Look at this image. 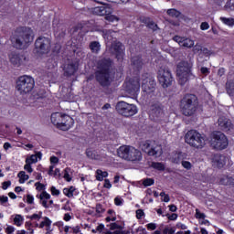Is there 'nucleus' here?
I'll use <instances>...</instances> for the list:
<instances>
[{
  "mask_svg": "<svg viewBox=\"0 0 234 234\" xmlns=\"http://www.w3.org/2000/svg\"><path fill=\"white\" fill-rule=\"evenodd\" d=\"M180 109L184 116H193L198 109V97L192 93H186L180 101Z\"/></svg>",
  "mask_w": 234,
  "mask_h": 234,
  "instance_id": "nucleus-3",
  "label": "nucleus"
},
{
  "mask_svg": "<svg viewBox=\"0 0 234 234\" xmlns=\"http://www.w3.org/2000/svg\"><path fill=\"white\" fill-rule=\"evenodd\" d=\"M181 47H185L186 48H191L195 47V41L191 40V38H183V42Z\"/></svg>",
  "mask_w": 234,
  "mask_h": 234,
  "instance_id": "nucleus-32",
  "label": "nucleus"
},
{
  "mask_svg": "<svg viewBox=\"0 0 234 234\" xmlns=\"http://www.w3.org/2000/svg\"><path fill=\"white\" fill-rule=\"evenodd\" d=\"M108 176H109V173L107 172H103L101 169H98L96 171V180H98V182L103 181V178H107Z\"/></svg>",
  "mask_w": 234,
  "mask_h": 234,
  "instance_id": "nucleus-31",
  "label": "nucleus"
},
{
  "mask_svg": "<svg viewBox=\"0 0 234 234\" xmlns=\"http://www.w3.org/2000/svg\"><path fill=\"white\" fill-rule=\"evenodd\" d=\"M27 202L28 204H34V196L27 194Z\"/></svg>",
  "mask_w": 234,
  "mask_h": 234,
  "instance_id": "nucleus-64",
  "label": "nucleus"
},
{
  "mask_svg": "<svg viewBox=\"0 0 234 234\" xmlns=\"http://www.w3.org/2000/svg\"><path fill=\"white\" fill-rule=\"evenodd\" d=\"M112 65L114 62L111 58H102L97 61L96 70L94 74H90L87 77V81H92L96 80L97 83L101 87H111V74L112 70Z\"/></svg>",
  "mask_w": 234,
  "mask_h": 234,
  "instance_id": "nucleus-1",
  "label": "nucleus"
},
{
  "mask_svg": "<svg viewBox=\"0 0 234 234\" xmlns=\"http://www.w3.org/2000/svg\"><path fill=\"white\" fill-rule=\"evenodd\" d=\"M157 80L163 89H167L173 85V74L167 68L161 67L157 72Z\"/></svg>",
  "mask_w": 234,
  "mask_h": 234,
  "instance_id": "nucleus-11",
  "label": "nucleus"
},
{
  "mask_svg": "<svg viewBox=\"0 0 234 234\" xmlns=\"http://www.w3.org/2000/svg\"><path fill=\"white\" fill-rule=\"evenodd\" d=\"M194 52L198 54L199 58H209L211 56V50L207 48H203L200 45H196L194 47Z\"/></svg>",
  "mask_w": 234,
  "mask_h": 234,
  "instance_id": "nucleus-24",
  "label": "nucleus"
},
{
  "mask_svg": "<svg viewBox=\"0 0 234 234\" xmlns=\"http://www.w3.org/2000/svg\"><path fill=\"white\" fill-rule=\"evenodd\" d=\"M201 30H209V23L202 22L200 25Z\"/></svg>",
  "mask_w": 234,
  "mask_h": 234,
  "instance_id": "nucleus-57",
  "label": "nucleus"
},
{
  "mask_svg": "<svg viewBox=\"0 0 234 234\" xmlns=\"http://www.w3.org/2000/svg\"><path fill=\"white\" fill-rule=\"evenodd\" d=\"M16 231V228H14L13 226H7L5 229V233L6 234H12Z\"/></svg>",
  "mask_w": 234,
  "mask_h": 234,
  "instance_id": "nucleus-58",
  "label": "nucleus"
},
{
  "mask_svg": "<svg viewBox=\"0 0 234 234\" xmlns=\"http://www.w3.org/2000/svg\"><path fill=\"white\" fill-rule=\"evenodd\" d=\"M78 69H79V66L77 63L70 62L67 64L64 67V76H66V78H70L71 76H74V74L78 72Z\"/></svg>",
  "mask_w": 234,
  "mask_h": 234,
  "instance_id": "nucleus-21",
  "label": "nucleus"
},
{
  "mask_svg": "<svg viewBox=\"0 0 234 234\" xmlns=\"http://www.w3.org/2000/svg\"><path fill=\"white\" fill-rule=\"evenodd\" d=\"M183 158L184 157H182L181 153H179L176 155H175L174 157H172V162H173V164H180V162H182Z\"/></svg>",
  "mask_w": 234,
  "mask_h": 234,
  "instance_id": "nucleus-41",
  "label": "nucleus"
},
{
  "mask_svg": "<svg viewBox=\"0 0 234 234\" xmlns=\"http://www.w3.org/2000/svg\"><path fill=\"white\" fill-rule=\"evenodd\" d=\"M233 177L226 176L220 179V184L222 186H233Z\"/></svg>",
  "mask_w": 234,
  "mask_h": 234,
  "instance_id": "nucleus-34",
  "label": "nucleus"
},
{
  "mask_svg": "<svg viewBox=\"0 0 234 234\" xmlns=\"http://www.w3.org/2000/svg\"><path fill=\"white\" fill-rule=\"evenodd\" d=\"M6 202H8V197L1 196L0 197V204H1V206H5V204H6Z\"/></svg>",
  "mask_w": 234,
  "mask_h": 234,
  "instance_id": "nucleus-60",
  "label": "nucleus"
},
{
  "mask_svg": "<svg viewBox=\"0 0 234 234\" xmlns=\"http://www.w3.org/2000/svg\"><path fill=\"white\" fill-rule=\"evenodd\" d=\"M192 69L193 65L187 61H182L177 65L176 74L180 85H186L189 80H195Z\"/></svg>",
  "mask_w": 234,
  "mask_h": 234,
  "instance_id": "nucleus-6",
  "label": "nucleus"
},
{
  "mask_svg": "<svg viewBox=\"0 0 234 234\" xmlns=\"http://www.w3.org/2000/svg\"><path fill=\"white\" fill-rule=\"evenodd\" d=\"M50 38L47 37H38L35 41V48L40 54H47L50 50Z\"/></svg>",
  "mask_w": 234,
  "mask_h": 234,
  "instance_id": "nucleus-15",
  "label": "nucleus"
},
{
  "mask_svg": "<svg viewBox=\"0 0 234 234\" xmlns=\"http://www.w3.org/2000/svg\"><path fill=\"white\" fill-rule=\"evenodd\" d=\"M124 90L131 94V96H136L140 92V77H133L126 80L123 84Z\"/></svg>",
  "mask_w": 234,
  "mask_h": 234,
  "instance_id": "nucleus-13",
  "label": "nucleus"
},
{
  "mask_svg": "<svg viewBox=\"0 0 234 234\" xmlns=\"http://www.w3.org/2000/svg\"><path fill=\"white\" fill-rule=\"evenodd\" d=\"M24 169L27 173H33L34 172V169L32 168V165H30V163H26V165H24Z\"/></svg>",
  "mask_w": 234,
  "mask_h": 234,
  "instance_id": "nucleus-54",
  "label": "nucleus"
},
{
  "mask_svg": "<svg viewBox=\"0 0 234 234\" xmlns=\"http://www.w3.org/2000/svg\"><path fill=\"white\" fill-rule=\"evenodd\" d=\"M50 226H52V220L48 217H44L43 221L39 223V229L46 228L47 231H50Z\"/></svg>",
  "mask_w": 234,
  "mask_h": 234,
  "instance_id": "nucleus-28",
  "label": "nucleus"
},
{
  "mask_svg": "<svg viewBox=\"0 0 234 234\" xmlns=\"http://www.w3.org/2000/svg\"><path fill=\"white\" fill-rule=\"evenodd\" d=\"M34 30L28 27H16L14 34L11 36L10 40L17 50H23L34 42Z\"/></svg>",
  "mask_w": 234,
  "mask_h": 234,
  "instance_id": "nucleus-2",
  "label": "nucleus"
},
{
  "mask_svg": "<svg viewBox=\"0 0 234 234\" xmlns=\"http://www.w3.org/2000/svg\"><path fill=\"white\" fill-rule=\"evenodd\" d=\"M23 58H25L23 55L13 51L9 54V61L12 63V65H15L16 67H19L21 63L23 62Z\"/></svg>",
  "mask_w": 234,
  "mask_h": 234,
  "instance_id": "nucleus-23",
  "label": "nucleus"
},
{
  "mask_svg": "<svg viewBox=\"0 0 234 234\" xmlns=\"http://www.w3.org/2000/svg\"><path fill=\"white\" fill-rule=\"evenodd\" d=\"M226 90L229 96H234V80L227 81Z\"/></svg>",
  "mask_w": 234,
  "mask_h": 234,
  "instance_id": "nucleus-30",
  "label": "nucleus"
},
{
  "mask_svg": "<svg viewBox=\"0 0 234 234\" xmlns=\"http://www.w3.org/2000/svg\"><path fill=\"white\" fill-rule=\"evenodd\" d=\"M142 23H144V25H146L147 28H150L151 30H157L158 29V25H156L154 23V21H153L151 19V17H144L142 18Z\"/></svg>",
  "mask_w": 234,
  "mask_h": 234,
  "instance_id": "nucleus-26",
  "label": "nucleus"
},
{
  "mask_svg": "<svg viewBox=\"0 0 234 234\" xmlns=\"http://www.w3.org/2000/svg\"><path fill=\"white\" fill-rule=\"evenodd\" d=\"M131 66L135 72H140L141 69L144 68V58H142V55L132 57Z\"/></svg>",
  "mask_w": 234,
  "mask_h": 234,
  "instance_id": "nucleus-18",
  "label": "nucleus"
},
{
  "mask_svg": "<svg viewBox=\"0 0 234 234\" xmlns=\"http://www.w3.org/2000/svg\"><path fill=\"white\" fill-rule=\"evenodd\" d=\"M23 220H25L23 218V216L17 214L16 215L15 218H14V224L15 226H17L18 228L23 226Z\"/></svg>",
  "mask_w": 234,
  "mask_h": 234,
  "instance_id": "nucleus-38",
  "label": "nucleus"
},
{
  "mask_svg": "<svg viewBox=\"0 0 234 234\" xmlns=\"http://www.w3.org/2000/svg\"><path fill=\"white\" fill-rule=\"evenodd\" d=\"M17 176L19 178V184H25V182L30 178V176L27 175L25 171H20Z\"/></svg>",
  "mask_w": 234,
  "mask_h": 234,
  "instance_id": "nucleus-33",
  "label": "nucleus"
},
{
  "mask_svg": "<svg viewBox=\"0 0 234 234\" xmlns=\"http://www.w3.org/2000/svg\"><path fill=\"white\" fill-rule=\"evenodd\" d=\"M196 218H201L204 220L206 218V214L200 212L198 208L196 209Z\"/></svg>",
  "mask_w": 234,
  "mask_h": 234,
  "instance_id": "nucleus-50",
  "label": "nucleus"
},
{
  "mask_svg": "<svg viewBox=\"0 0 234 234\" xmlns=\"http://www.w3.org/2000/svg\"><path fill=\"white\" fill-rule=\"evenodd\" d=\"M63 194L68 198H72V197H74V195L75 196L78 195V190L76 189V186H71L69 187L63 188Z\"/></svg>",
  "mask_w": 234,
  "mask_h": 234,
  "instance_id": "nucleus-27",
  "label": "nucleus"
},
{
  "mask_svg": "<svg viewBox=\"0 0 234 234\" xmlns=\"http://www.w3.org/2000/svg\"><path fill=\"white\" fill-rule=\"evenodd\" d=\"M89 47L92 54H100V50H101V45L98 41H91Z\"/></svg>",
  "mask_w": 234,
  "mask_h": 234,
  "instance_id": "nucleus-29",
  "label": "nucleus"
},
{
  "mask_svg": "<svg viewBox=\"0 0 234 234\" xmlns=\"http://www.w3.org/2000/svg\"><path fill=\"white\" fill-rule=\"evenodd\" d=\"M142 149L148 156H162L164 151L162 150V145L156 144V143L147 140L143 143Z\"/></svg>",
  "mask_w": 234,
  "mask_h": 234,
  "instance_id": "nucleus-12",
  "label": "nucleus"
},
{
  "mask_svg": "<svg viewBox=\"0 0 234 234\" xmlns=\"http://www.w3.org/2000/svg\"><path fill=\"white\" fill-rule=\"evenodd\" d=\"M35 186H36L37 191H45V189H46V187L43 185V183H40V182H37L35 184Z\"/></svg>",
  "mask_w": 234,
  "mask_h": 234,
  "instance_id": "nucleus-51",
  "label": "nucleus"
},
{
  "mask_svg": "<svg viewBox=\"0 0 234 234\" xmlns=\"http://www.w3.org/2000/svg\"><path fill=\"white\" fill-rule=\"evenodd\" d=\"M141 89L145 94H153L156 90V82L149 78H145L142 81Z\"/></svg>",
  "mask_w": 234,
  "mask_h": 234,
  "instance_id": "nucleus-17",
  "label": "nucleus"
},
{
  "mask_svg": "<svg viewBox=\"0 0 234 234\" xmlns=\"http://www.w3.org/2000/svg\"><path fill=\"white\" fill-rule=\"evenodd\" d=\"M143 186L144 187H150V186H154V178H144L142 180Z\"/></svg>",
  "mask_w": 234,
  "mask_h": 234,
  "instance_id": "nucleus-39",
  "label": "nucleus"
},
{
  "mask_svg": "<svg viewBox=\"0 0 234 234\" xmlns=\"http://www.w3.org/2000/svg\"><path fill=\"white\" fill-rule=\"evenodd\" d=\"M181 165L182 167H184V169H186L187 171L193 168V165L189 161H182Z\"/></svg>",
  "mask_w": 234,
  "mask_h": 234,
  "instance_id": "nucleus-40",
  "label": "nucleus"
},
{
  "mask_svg": "<svg viewBox=\"0 0 234 234\" xmlns=\"http://www.w3.org/2000/svg\"><path fill=\"white\" fill-rule=\"evenodd\" d=\"M110 52L112 56L115 57L117 61H123V58L125 56V46L120 41H114L112 43Z\"/></svg>",
  "mask_w": 234,
  "mask_h": 234,
  "instance_id": "nucleus-14",
  "label": "nucleus"
},
{
  "mask_svg": "<svg viewBox=\"0 0 234 234\" xmlns=\"http://www.w3.org/2000/svg\"><path fill=\"white\" fill-rule=\"evenodd\" d=\"M103 187H105L106 189H111V187H112V184H111V181L109 179L104 180Z\"/></svg>",
  "mask_w": 234,
  "mask_h": 234,
  "instance_id": "nucleus-63",
  "label": "nucleus"
},
{
  "mask_svg": "<svg viewBox=\"0 0 234 234\" xmlns=\"http://www.w3.org/2000/svg\"><path fill=\"white\" fill-rule=\"evenodd\" d=\"M115 110L121 116L124 118H131L134 114H138V107L134 104L127 103L126 101H120L115 106Z\"/></svg>",
  "mask_w": 234,
  "mask_h": 234,
  "instance_id": "nucleus-9",
  "label": "nucleus"
},
{
  "mask_svg": "<svg viewBox=\"0 0 234 234\" xmlns=\"http://www.w3.org/2000/svg\"><path fill=\"white\" fill-rule=\"evenodd\" d=\"M211 145L217 151H224V149H228L229 141L224 133L217 131L212 133Z\"/></svg>",
  "mask_w": 234,
  "mask_h": 234,
  "instance_id": "nucleus-10",
  "label": "nucleus"
},
{
  "mask_svg": "<svg viewBox=\"0 0 234 234\" xmlns=\"http://www.w3.org/2000/svg\"><path fill=\"white\" fill-rule=\"evenodd\" d=\"M167 16H169L170 17H180L181 14L180 11L175 9V8H172V9H168L167 12H166Z\"/></svg>",
  "mask_w": 234,
  "mask_h": 234,
  "instance_id": "nucleus-35",
  "label": "nucleus"
},
{
  "mask_svg": "<svg viewBox=\"0 0 234 234\" xmlns=\"http://www.w3.org/2000/svg\"><path fill=\"white\" fill-rule=\"evenodd\" d=\"M40 200H50V194L47 191H43L39 196Z\"/></svg>",
  "mask_w": 234,
  "mask_h": 234,
  "instance_id": "nucleus-47",
  "label": "nucleus"
},
{
  "mask_svg": "<svg viewBox=\"0 0 234 234\" xmlns=\"http://www.w3.org/2000/svg\"><path fill=\"white\" fill-rule=\"evenodd\" d=\"M153 169H156L157 171H165V165L163 163L153 162L152 163Z\"/></svg>",
  "mask_w": 234,
  "mask_h": 234,
  "instance_id": "nucleus-36",
  "label": "nucleus"
},
{
  "mask_svg": "<svg viewBox=\"0 0 234 234\" xmlns=\"http://www.w3.org/2000/svg\"><path fill=\"white\" fill-rule=\"evenodd\" d=\"M112 32H114L112 29H104L102 31V36H103L104 39H109V37H111V35L112 34Z\"/></svg>",
  "mask_w": 234,
  "mask_h": 234,
  "instance_id": "nucleus-44",
  "label": "nucleus"
},
{
  "mask_svg": "<svg viewBox=\"0 0 234 234\" xmlns=\"http://www.w3.org/2000/svg\"><path fill=\"white\" fill-rule=\"evenodd\" d=\"M135 214H136V218L138 220H140V219L144 218V217H145V212H144V209H141V208L137 209Z\"/></svg>",
  "mask_w": 234,
  "mask_h": 234,
  "instance_id": "nucleus-45",
  "label": "nucleus"
},
{
  "mask_svg": "<svg viewBox=\"0 0 234 234\" xmlns=\"http://www.w3.org/2000/svg\"><path fill=\"white\" fill-rule=\"evenodd\" d=\"M30 220H39L41 218V212L40 214H33L29 217Z\"/></svg>",
  "mask_w": 234,
  "mask_h": 234,
  "instance_id": "nucleus-62",
  "label": "nucleus"
},
{
  "mask_svg": "<svg viewBox=\"0 0 234 234\" xmlns=\"http://www.w3.org/2000/svg\"><path fill=\"white\" fill-rule=\"evenodd\" d=\"M220 21H222L224 25H227V27H234V18L221 16Z\"/></svg>",
  "mask_w": 234,
  "mask_h": 234,
  "instance_id": "nucleus-37",
  "label": "nucleus"
},
{
  "mask_svg": "<svg viewBox=\"0 0 234 234\" xmlns=\"http://www.w3.org/2000/svg\"><path fill=\"white\" fill-rule=\"evenodd\" d=\"M176 227L177 228V229H187V225L182 222L176 223Z\"/></svg>",
  "mask_w": 234,
  "mask_h": 234,
  "instance_id": "nucleus-59",
  "label": "nucleus"
},
{
  "mask_svg": "<svg viewBox=\"0 0 234 234\" xmlns=\"http://www.w3.org/2000/svg\"><path fill=\"white\" fill-rule=\"evenodd\" d=\"M92 13L95 16H109V14H112V9L107 5H101V6H96L92 9Z\"/></svg>",
  "mask_w": 234,
  "mask_h": 234,
  "instance_id": "nucleus-22",
  "label": "nucleus"
},
{
  "mask_svg": "<svg viewBox=\"0 0 234 234\" xmlns=\"http://www.w3.org/2000/svg\"><path fill=\"white\" fill-rule=\"evenodd\" d=\"M105 16H105L106 21H111L112 23H113V21H118V17H116V16H114V15L109 14V15H105Z\"/></svg>",
  "mask_w": 234,
  "mask_h": 234,
  "instance_id": "nucleus-49",
  "label": "nucleus"
},
{
  "mask_svg": "<svg viewBox=\"0 0 234 234\" xmlns=\"http://www.w3.org/2000/svg\"><path fill=\"white\" fill-rule=\"evenodd\" d=\"M71 229H72V233L74 234L81 233V227H80L79 225L71 228Z\"/></svg>",
  "mask_w": 234,
  "mask_h": 234,
  "instance_id": "nucleus-61",
  "label": "nucleus"
},
{
  "mask_svg": "<svg viewBox=\"0 0 234 234\" xmlns=\"http://www.w3.org/2000/svg\"><path fill=\"white\" fill-rule=\"evenodd\" d=\"M163 234H175V229L173 228H165L163 229Z\"/></svg>",
  "mask_w": 234,
  "mask_h": 234,
  "instance_id": "nucleus-55",
  "label": "nucleus"
},
{
  "mask_svg": "<svg viewBox=\"0 0 234 234\" xmlns=\"http://www.w3.org/2000/svg\"><path fill=\"white\" fill-rule=\"evenodd\" d=\"M173 41H175L176 43H178V45L180 47H182V43L184 41V37H180L178 35H176L175 37H173Z\"/></svg>",
  "mask_w": 234,
  "mask_h": 234,
  "instance_id": "nucleus-46",
  "label": "nucleus"
},
{
  "mask_svg": "<svg viewBox=\"0 0 234 234\" xmlns=\"http://www.w3.org/2000/svg\"><path fill=\"white\" fill-rule=\"evenodd\" d=\"M36 86V81L34 78L28 75L20 76L16 80V90L20 92V94H28L32 92L34 87Z\"/></svg>",
  "mask_w": 234,
  "mask_h": 234,
  "instance_id": "nucleus-7",
  "label": "nucleus"
},
{
  "mask_svg": "<svg viewBox=\"0 0 234 234\" xmlns=\"http://www.w3.org/2000/svg\"><path fill=\"white\" fill-rule=\"evenodd\" d=\"M226 156L222 154H216L212 156V164L216 165L218 169H222L226 165Z\"/></svg>",
  "mask_w": 234,
  "mask_h": 234,
  "instance_id": "nucleus-20",
  "label": "nucleus"
},
{
  "mask_svg": "<svg viewBox=\"0 0 234 234\" xmlns=\"http://www.w3.org/2000/svg\"><path fill=\"white\" fill-rule=\"evenodd\" d=\"M132 146H120L117 150V154L120 158H123V160H127L129 158V153L131 151Z\"/></svg>",
  "mask_w": 234,
  "mask_h": 234,
  "instance_id": "nucleus-25",
  "label": "nucleus"
},
{
  "mask_svg": "<svg viewBox=\"0 0 234 234\" xmlns=\"http://www.w3.org/2000/svg\"><path fill=\"white\" fill-rule=\"evenodd\" d=\"M63 177L65 178V180L67 182H70L72 180V177L70 176V174H69V168H66L64 170V176Z\"/></svg>",
  "mask_w": 234,
  "mask_h": 234,
  "instance_id": "nucleus-52",
  "label": "nucleus"
},
{
  "mask_svg": "<svg viewBox=\"0 0 234 234\" xmlns=\"http://www.w3.org/2000/svg\"><path fill=\"white\" fill-rule=\"evenodd\" d=\"M185 142L194 149H204L206 147V137L197 130H189L185 134Z\"/></svg>",
  "mask_w": 234,
  "mask_h": 234,
  "instance_id": "nucleus-5",
  "label": "nucleus"
},
{
  "mask_svg": "<svg viewBox=\"0 0 234 234\" xmlns=\"http://www.w3.org/2000/svg\"><path fill=\"white\" fill-rule=\"evenodd\" d=\"M86 155L88 156V158H90L91 160H94V158H96V154L90 148H88L86 150Z\"/></svg>",
  "mask_w": 234,
  "mask_h": 234,
  "instance_id": "nucleus-43",
  "label": "nucleus"
},
{
  "mask_svg": "<svg viewBox=\"0 0 234 234\" xmlns=\"http://www.w3.org/2000/svg\"><path fill=\"white\" fill-rule=\"evenodd\" d=\"M10 186H12V181H10V180L4 181L2 183V189H4V191H6V189H8V187H10Z\"/></svg>",
  "mask_w": 234,
  "mask_h": 234,
  "instance_id": "nucleus-53",
  "label": "nucleus"
},
{
  "mask_svg": "<svg viewBox=\"0 0 234 234\" xmlns=\"http://www.w3.org/2000/svg\"><path fill=\"white\" fill-rule=\"evenodd\" d=\"M148 115L150 120L155 123H164L165 122V109L161 103L152 104Z\"/></svg>",
  "mask_w": 234,
  "mask_h": 234,
  "instance_id": "nucleus-8",
  "label": "nucleus"
},
{
  "mask_svg": "<svg viewBox=\"0 0 234 234\" xmlns=\"http://www.w3.org/2000/svg\"><path fill=\"white\" fill-rule=\"evenodd\" d=\"M218 129L227 134L233 135L234 134V124L231 122V120L221 116L218 120Z\"/></svg>",
  "mask_w": 234,
  "mask_h": 234,
  "instance_id": "nucleus-16",
  "label": "nucleus"
},
{
  "mask_svg": "<svg viewBox=\"0 0 234 234\" xmlns=\"http://www.w3.org/2000/svg\"><path fill=\"white\" fill-rule=\"evenodd\" d=\"M50 120L53 125L57 126V129H60V131H69L74 126V119L65 113H52Z\"/></svg>",
  "mask_w": 234,
  "mask_h": 234,
  "instance_id": "nucleus-4",
  "label": "nucleus"
},
{
  "mask_svg": "<svg viewBox=\"0 0 234 234\" xmlns=\"http://www.w3.org/2000/svg\"><path fill=\"white\" fill-rule=\"evenodd\" d=\"M142 158H143L142 152L132 146L130 148L128 158L126 160L128 162H141Z\"/></svg>",
  "mask_w": 234,
  "mask_h": 234,
  "instance_id": "nucleus-19",
  "label": "nucleus"
},
{
  "mask_svg": "<svg viewBox=\"0 0 234 234\" xmlns=\"http://www.w3.org/2000/svg\"><path fill=\"white\" fill-rule=\"evenodd\" d=\"M146 228H147L148 231H154V229H156V225H155V223H148L146 225Z\"/></svg>",
  "mask_w": 234,
  "mask_h": 234,
  "instance_id": "nucleus-56",
  "label": "nucleus"
},
{
  "mask_svg": "<svg viewBox=\"0 0 234 234\" xmlns=\"http://www.w3.org/2000/svg\"><path fill=\"white\" fill-rule=\"evenodd\" d=\"M50 191L52 197H59V195H61V192L59 189L56 188V186H51Z\"/></svg>",
  "mask_w": 234,
  "mask_h": 234,
  "instance_id": "nucleus-48",
  "label": "nucleus"
},
{
  "mask_svg": "<svg viewBox=\"0 0 234 234\" xmlns=\"http://www.w3.org/2000/svg\"><path fill=\"white\" fill-rule=\"evenodd\" d=\"M37 157L36 154H32L29 158L26 159V164H37Z\"/></svg>",
  "mask_w": 234,
  "mask_h": 234,
  "instance_id": "nucleus-42",
  "label": "nucleus"
}]
</instances>
